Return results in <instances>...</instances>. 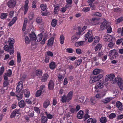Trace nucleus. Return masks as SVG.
I'll list each match as a JSON object with an SVG mask.
<instances>
[{"instance_id":"nucleus-20","label":"nucleus","mask_w":123,"mask_h":123,"mask_svg":"<svg viewBox=\"0 0 123 123\" xmlns=\"http://www.w3.org/2000/svg\"><path fill=\"white\" fill-rule=\"evenodd\" d=\"M103 71V70L100 69H94L93 71V73L94 75L98 74L101 72Z\"/></svg>"},{"instance_id":"nucleus-11","label":"nucleus","mask_w":123,"mask_h":123,"mask_svg":"<svg viewBox=\"0 0 123 123\" xmlns=\"http://www.w3.org/2000/svg\"><path fill=\"white\" fill-rule=\"evenodd\" d=\"M97 100V99L95 97H93L91 98L90 99L91 104L92 105H95L96 103Z\"/></svg>"},{"instance_id":"nucleus-50","label":"nucleus","mask_w":123,"mask_h":123,"mask_svg":"<svg viewBox=\"0 0 123 123\" xmlns=\"http://www.w3.org/2000/svg\"><path fill=\"white\" fill-rule=\"evenodd\" d=\"M25 42L26 44H29L30 43V39L28 37L26 36L25 38Z\"/></svg>"},{"instance_id":"nucleus-44","label":"nucleus","mask_w":123,"mask_h":123,"mask_svg":"<svg viewBox=\"0 0 123 123\" xmlns=\"http://www.w3.org/2000/svg\"><path fill=\"white\" fill-rule=\"evenodd\" d=\"M123 20V17H121L116 20L115 21L116 23L118 24L121 22Z\"/></svg>"},{"instance_id":"nucleus-10","label":"nucleus","mask_w":123,"mask_h":123,"mask_svg":"<svg viewBox=\"0 0 123 123\" xmlns=\"http://www.w3.org/2000/svg\"><path fill=\"white\" fill-rule=\"evenodd\" d=\"M116 106L119 110H121L123 109V105L122 103L119 101H117L116 103Z\"/></svg>"},{"instance_id":"nucleus-43","label":"nucleus","mask_w":123,"mask_h":123,"mask_svg":"<svg viewBox=\"0 0 123 123\" xmlns=\"http://www.w3.org/2000/svg\"><path fill=\"white\" fill-rule=\"evenodd\" d=\"M53 42V38H51L48 41V45H52Z\"/></svg>"},{"instance_id":"nucleus-19","label":"nucleus","mask_w":123,"mask_h":123,"mask_svg":"<svg viewBox=\"0 0 123 123\" xmlns=\"http://www.w3.org/2000/svg\"><path fill=\"white\" fill-rule=\"evenodd\" d=\"M54 87V84L53 81L50 80L49 83L48 88L49 89L52 90L53 89Z\"/></svg>"},{"instance_id":"nucleus-12","label":"nucleus","mask_w":123,"mask_h":123,"mask_svg":"<svg viewBox=\"0 0 123 123\" xmlns=\"http://www.w3.org/2000/svg\"><path fill=\"white\" fill-rule=\"evenodd\" d=\"M92 33V31L91 30H89L88 31L87 33L86 34L84 37V38L85 40H86L89 38V37L91 36Z\"/></svg>"},{"instance_id":"nucleus-35","label":"nucleus","mask_w":123,"mask_h":123,"mask_svg":"<svg viewBox=\"0 0 123 123\" xmlns=\"http://www.w3.org/2000/svg\"><path fill=\"white\" fill-rule=\"evenodd\" d=\"M96 86L99 88H102L104 87L103 83L101 82H99L96 84Z\"/></svg>"},{"instance_id":"nucleus-40","label":"nucleus","mask_w":123,"mask_h":123,"mask_svg":"<svg viewBox=\"0 0 123 123\" xmlns=\"http://www.w3.org/2000/svg\"><path fill=\"white\" fill-rule=\"evenodd\" d=\"M100 121L102 123H106L107 122V119L105 117H102L100 118Z\"/></svg>"},{"instance_id":"nucleus-53","label":"nucleus","mask_w":123,"mask_h":123,"mask_svg":"<svg viewBox=\"0 0 123 123\" xmlns=\"http://www.w3.org/2000/svg\"><path fill=\"white\" fill-rule=\"evenodd\" d=\"M4 71V68L3 66L1 67L0 68V76L3 74Z\"/></svg>"},{"instance_id":"nucleus-63","label":"nucleus","mask_w":123,"mask_h":123,"mask_svg":"<svg viewBox=\"0 0 123 123\" xmlns=\"http://www.w3.org/2000/svg\"><path fill=\"white\" fill-rule=\"evenodd\" d=\"M76 52L77 54H80L82 53L81 49L79 48L76 49Z\"/></svg>"},{"instance_id":"nucleus-46","label":"nucleus","mask_w":123,"mask_h":123,"mask_svg":"<svg viewBox=\"0 0 123 123\" xmlns=\"http://www.w3.org/2000/svg\"><path fill=\"white\" fill-rule=\"evenodd\" d=\"M17 61L18 63L20 62L21 61V56L20 53L18 52L17 53Z\"/></svg>"},{"instance_id":"nucleus-17","label":"nucleus","mask_w":123,"mask_h":123,"mask_svg":"<svg viewBox=\"0 0 123 123\" xmlns=\"http://www.w3.org/2000/svg\"><path fill=\"white\" fill-rule=\"evenodd\" d=\"M24 92L25 97L28 98L29 97L30 92L28 89H25L24 90Z\"/></svg>"},{"instance_id":"nucleus-24","label":"nucleus","mask_w":123,"mask_h":123,"mask_svg":"<svg viewBox=\"0 0 123 123\" xmlns=\"http://www.w3.org/2000/svg\"><path fill=\"white\" fill-rule=\"evenodd\" d=\"M12 74V71L10 69H9L7 73H5L4 75V77H6L7 78L8 76H10Z\"/></svg>"},{"instance_id":"nucleus-34","label":"nucleus","mask_w":123,"mask_h":123,"mask_svg":"<svg viewBox=\"0 0 123 123\" xmlns=\"http://www.w3.org/2000/svg\"><path fill=\"white\" fill-rule=\"evenodd\" d=\"M45 113L46 115L47 118L49 119H52L53 117V115H52L49 113L48 112L46 111L45 112Z\"/></svg>"},{"instance_id":"nucleus-37","label":"nucleus","mask_w":123,"mask_h":123,"mask_svg":"<svg viewBox=\"0 0 123 123\" xmlns=\"http://www.w3.org/2000/svg\"><path fill=\"white\" fill-rule=\"evenodd\" d=\"M96 122V119L91 118L88 119L87 121V123H95Z\"/></svg>"},{"instance_id":"nucleus-64","label":"nucleus","mask_w":123,"mask_h":123,"mask_svg":"<svg viewBox=\"0 0 123 123\" xmlns=\"http://www.w3.org/2000/svg\"><path fill=\"white\" fill-rule=\"evenodd\" d=\"M123 38H120L117 40L116 42V44H119L121 43L123 41Z\"/></svg>"},{"instance_id":"nucleus-51","label":"nucleus","mask_w":123,"mask_h":123,"mask_svg":"<svg viewBox=\"0 0 123 123\" xmlns=\"http://www.w3.org/2000/svg\"><path fill=\"white\" fill-rule=\"evenodd\" d=\"M117 32L118 33H121V35H122L123 34V27L122 29L120 28L118 29Z\"/></svg>"},{"instance_id":"nucleus-21","label":"nucleus","mask_w":123,"mask_h":123,"mask_svg":"<svg viewBox=\"0 0 123 123\" xmlns=\"http://www.w3.org/2000/svg\"><path fill=\"white\" fill-rule=\"evenodd\" d=\"M25 103L23 100H22L18 103L19 107L21 108H24L25 105Z\"/></svg>"},{"instance_id":"nucleus-7","label":"nucleus","mask_w":123,"mask_h":123,"mask_svg":"<svg viewBox=\"0 0 123 123\" xmlns=\"http://www.w3.org/2000/svg\"><path fill=\"white\" fill-rule=\"evenodd\" d=\"M109 25V24L105 20L101 24L100 26L101 29L102 30L106 29Z\"/></svg>"},{"instance_id":"nucleus-56","label":"nucleus","mask_w":123,"mask_h":123,"mask_svg":"<svg viewBox=\"0 0 123 123\" xmlns=\"http://www.w3.org/2000/svg\"><path fill=\"white\" fill-rule=\"evenodd\" d=\"M96 76L98 80H99L101 79L103 77V75L102 74H100L97 76Z\"/></svg>"},{"instance_id":"nucleus-16","label":"nucleus","mask_w":123,"mask_h":123,"mask_svg":"<svg viewBox=\"0 0 123 123\" xmlns=\"http://www.w3.org/2000/svg\"><path fill=\"white\" fill-rule=\"evenodd\" d=\"M49 77V75L48 74H43L41 79V80L43 82L46 81Z\"/></svg>"},{"instance_id":"nucleus-23","label":"nucleus","mask_w":123,"mask_h":123,"mask_svg":"<svg viewBox=\"0 0 123 123\" xmlns=\"http://www.w3.org/2000/svg\"><path fill=\"white\" fill-rule=\"evenodd\" d=\"M73 92L72 91H70L67 95V97L69 101L72 99L73 96Z\"/></svg>"},{"instance_id":"nucleus-9","label":"nucleus","mask_w":123,"mask_h":123,"mask_svg":"<svg viewBox=\"0 0 123 123\" xmlns=\"http://www.w3.org/2000/svg\"><path fill=\"white\" fill-rule=\"evenodd\" d=\"M112 37L110 35L107 34L105 35L104 37V40L105 41L108 42L111 40Z\"/></svg>"},{"instance_id":"nucleus-42","label":"nucleus","mask_w":123,"mask_h":123,"mask_svg":"<svg viewBox=\"0 0 123 123\" xmlns=\"http://www.w3.org/2000/svg\"><path fill=\"white\" fill-rule=\"evenodd\" d=\"M34 13L32 12H30L28 14V17L30 20L32 19L33 18Z\"/></svg>"},{"instance_id":"nucleus-6","label":"nucleus","mask_w":123,"mask_h":123,"mask_svg":"<svg viewBox=\"0 0 123 123\" xmlns=\"http://www.w3.org/2000/svg\"><path fill=\"white\" fill-rule=\"evenodd\" d=\"M29 3V1L28 0H26L25 1V5L23 7V10L24 11V14H25L27 12L28 10L29 7L28 6V4Z\"/></svg>"},{"instance_id":"nucleus-54","label":"nucleus","mask_w":123,"mask_h":123,"mask_svg":"<svg viewBox=\"0 0 123 123\" xmlns=\"http://www.w3.org/2000/svg\"><path fill=\"white\" fill-rule=\"evenodd\" d=\"M40 7L41 10L43 11L45 10L46 8V5L42 4L41 5Z\"/></svg>"},{"instance_id":"nucleus-47","label":"nucleus","mask_w":123,"mask_h":123,"mask_svg":"<svg viewBox=\"0 0 123 123\" xmlns=\"http://www.w3.org/2000/svg\"><path fill=\"white\" fill-rule=\"evenodd\" d=\"M82 61V59L81 58L79 59L78 60L75 62V64H77L76 66H79L81 63Z\"/></svg>"},{"instance_id":"nucleus-62","label":"nucleus","mask_w":123,"mask_h":123,"mask_svg":"<svg viewBox=\"0 0 123 123\" xmlns=\"http://www.w3.org/2000/svg\"><path fill=\"white\" fill-rule=\"evenodd\" d=\"M114 44L113 43L110 42L108 44V46L109 48H112L114 46Z\"/></svg>"},{"instance_id":"nucleus-5","label":"nucleus","mask_w":123,"mask_h":123,"mask_svg":"<svg viewBox=\"0 0 123 123\" xmlns=\"http://www.w3.org/2000/svg\"><path fill=\"white\" fill-rule=\"evenodd\" d=\"M23 87L22 82L20 81L18 82L16 88V92L18 93L22 89Z\"/></svg>"},{"instance_id":"nucleus-33","label":"nucleus","mask_w":123,"mask_h":123,"mask_svg":"<svg viewBox=\"0 0 123 123\" xmlns=\"http://www.w3.org/2000/svg\"><path fill=\"white\" fill-rule=\"evenodd\" d=\"M49 67L52 69H55V62H52L50 63L49 65Z\"/></svg>"},{"instance_id":"nucleus-2","label":"nucleus","mask_w":123,"mask_h":123,"mask_svg":"<svg viewBox=\"0 0 123 123\" xmlns=\"http://www.w3.org/2000/svg\"><path fill=\"white\" fill-rule=\"evenodd\" d=\"M115 76L114 75L112 74H108L106 75L105 76V80L106 81H107L108 80H112L114 79V83H116V78H115Z\"/></svg>"},{"instance_id":"nucleus-29","label":"nucleus","mask_w":123,"mask_h":123,"mask_svg":"<svg viewBox=\"0 0 123 123\" xmlns=\"http://www.w3.org/2000/svg\"><path fill=\"white\" fill-rule=\"evenodd\" d=\"M61 101L63 103L65 102H69L67 96L65 95H63L62 97Z\"/></svg>"},{"instance_id":"nucleus-49","label":"nucleus","mask_w":123,"mask_h":123,"mask_svg":"<svg viewBox=\"0 0 123 123\" xmlns=\"http://www.w3.org/2000/svg\"><path fill=\"white\" fill-rule=\"evenodd\" d=\"M104 96V95H103L102 93H101L100 94H97L95 96L96 98H99L103 97Z\"/></svg>"},{"instance_id":"nucleus-26","label":"nucleus","mask_w":123,"mask_h":123,"mask_svg":"<svg viewBox=\"0 0 123 123\" xmlns=\"http://www.w3.org/2000/svg\"><path fill=\"white\" fill-rule=\"evenodd\" d=\"M83 112L82 111H80L78 113L77 115V117L78 118L81 119L83 117Z\"/></svg>"},{"instance_id":"nucleus-55","label":"nucleus","mask_w":123,"mask_h":123,"mask_svg":"<svg viewBox=\"0 0 123 123\" xmlns=\"http://www.w3.org/2000/svg\"><path fill=\"white\" fill-rule=\"evenodd\" d=\"M59 6H56L55 8L54 12L55 14H58V12L59 11Z\"/></svg>"},{"instance_id":"nucleus-3","label":"nucleus","mask_w":123,"mask_h":123,"mask_svg":"<svg viewBox=\"0 0 123 123\" xmlns=\"http://www.w3.org/2000/svg\"><path fill=\"white\" fill-rule=\"evenodd\" d=\"M16 3V0H10L7 3V6L10 8H12L15 6Z\"/></svg>"},{"instance_id":"nucleus-32","label":"nucleus","mask_w":123,"mask_h":123,"mask_svg":"<svg viewBox=\"0 0 123 123\" xmlns=\"http://www.w3.org/2000/svg\"><path fill=\"white\" fill-rule=\"evenodd\" d=\"M36 74L37 76H40L42 75L43 72L41 70H37L36 71Z\"/></svg>"},{"instance_id":"nucleus-1","label":"nucleus","mask_w":123,"mask_h":123,"mask_svg":"<svg viewBox=\"0 0 123 123\" xmlns=\"http://www.w3.org/2000/svg\"><path fill=\"white\" fill-rule=\"evenodd\" d=\"M109 55L111 59H113L114 58L117 57L118 56V54L116 50L114 49L111 50L110 51Z\"/></svg>"},{"instance_id":"nucleus-57","label":"nucleus","mask_w":123,"mask_h":123,"mask_svg":"<svg viewBox=\"0 0 123 123\" xmlns=\"http://www.w3.org/2000/svg\"><path fill=\"white\" fill-rule=\"evenodd\" d=\"M36 21L38 23H41L42 22V19L41 18L38 17L36 18Z\"/></svg>"},{"instance_id":"nucleus-48","label":"nucleus","mask_w":123,"mask_h":123,"mask_svg":"<svg viewBox=\"0 0 123 123\" xmlns=\"http://www.w3.org/2000/svg\"><path fill=\"white\" fill-rule=\"evenodd\" d=\"M116 116L115 114L112 113L110 114L109 116V118L110 119H112L115 118Z\"/></svg>"},{"instance_id":"nucleus-58","label":"nucleus","mask_w":123,"mask_h":123,"mask_svg":"<svg viewBox=\"0 0 123 123\" xmlns=\"http://www.w3.org/2000/svg\"><path fill=\"white\" fill-rule=\"evenodd\" d=\"M57 77L58 78L59 80H61L64 77V75H63L62 76L60 74H58L57 75Z\"/></svg>"},{"instance_id":"nucleus-25","label":"nucleus","mask_w":123,"mask_h":123,"mask_svg":"<svg viewBox=\"0 0 123 123\" xmlns=\"http://www.w3.org/2000/svg\"><path fill=\"white\" fill-rule=\"evenodd\" d=\"M48 120L47 118L45 116L43 115L42 116L41 119V121L42 123H47Z\"/></svg>"},{"instance_id":"nucleus-28","label":"nucleus","mask_w":123,"mask_h":123,"mask_svg":"<svg viewBox=\"0 0 123 123\" xmlns=\"http://www.w3.org/2000/svg\"><path fill=\"white\" fill-rule=\"evenodd\" d=\"M4 81L3 83L4 86V87H6L9 84L8 78L6 77H4Z\"/></svg>"},{"instance_id":"nucleus-59","label":"nucleus","mask_w":123,"mask_h":123,"mask_svg":"<svg viewBox=\"0 0 123 123\" xmlns=\"http://www.w3.org/2000/svg\"><path fill=\"white\" fill-rule=\"evenodd\" d=\"M94 40L95 42H96V43H98V42L99 41V38L98 36H95V37Z\"/></svg>"},{"instance_id":"nucleus-4","label":"nucleus","mask_w":123,"mask_h":123,"mask_svg":"<svg viewBox=\"0 0 123 123\" xmlns=\"http://www.w3.org/2000/svg\"><path fill=\"white\" fill-rule=\"evenodd\" d=\"M117 84L120 88L121 90L123 89V80L120 77H117Z\"/></svg>"},{"instance_id":"nucleus-52","label":"nucleus","mask_w":123,"mask_h":123,"mask_svg":"<svg viewBox=\"0 0 123 123\" xmlns=\"http://www.w3.org/2000/svg\"><path fill=\"white\" fill-rule=\"evenodd\" d=\"M42 92L41 91L39 90L37 91L36 94V97H38L40 96Z\"/></svg>"},{"instance_id":"nucleus-15","label":"nucleus","mask_w":123,"mask_h":123,"mask_svg":"<svg viewBox=\"0 0 123 123\" xmlns=\"http://www.w3.org/2000/svg\"><path fill=\"white\" fill-rule=\"evenodd\" d=\"M8 42L9 46L13 48V44L14 43V39L12 38H10L9 39Z\"/></svg>"},{"instance_id":"nucleus-27","label":"nucleus","mask_w":123,"mask_h":123,"mask_svg":"<svg viewBox=\"0 0 123 123\" xmlns=\"http://www.w3.org/2000/svg\"><path fill=\"white\" fill-rule=\"evenodd\" d=\"M84 42L83 41L76 42L75 43V45L76 47H79L80 46H82L84 44Z\"/></svg>"},{"instance_id":"nucleus-8","label":"nucleus","mask_w":123,"mask_h":123,"mask_svg":"<svg viewBox=\"0 0 123 123\" xmlns=\"http://www.w3.org/2000/svg\"><path fill=\"white\" fill-rule=\"evenodd\" d=\"M29 37L31 41H35L36 40L37 37L35 34L33 32L30 34Z\"/></svg>"},{"instance_id":"nucleus-45","label":"nucleus","mask_w":123,"mask_h":123,"mask_svg":"<svg viewBox=\"0 0 123 123\" xmlns=\"http://www.w3.org/2000/svg\"><path fill=\"white\" fill-rule=\"evenodd\" d=\"M57 24V20L55 19H53L52 21L51 22L52 25L54 27H55Z\"/></svg>"},{"instance_id":"nucleus-14","label":"nucleus","mask_w":123,"mask_h":123,"mask_svg":"<svg viewBox=\"0 0 123 123\" xmlns=\"http://www.w3.org/2000/svg\"><path fill=\"white\" fill-rule=\"evenodd\" d=\"M50 103L48 99H47L44 101L43 103V107L45 108H47L48 106L49 105Z\"/></svg>"},{"instance_id":"nucleus-39","label":"nucleus","mask_w":123,"mask_h":123,"mask_svg":"<svg viewBox=\"0 0 123 123\" xmlns=\"http://www.w3.org/2000/svg\"><path fill=\"white\" fill-rule=\"evenodd\" d=\"M4 48L5 50L7 51H10V49H12L13 48L10 46L9 47H8V45H6L4 46Z\"/></svg>"},{"instance_id":"nucleus-60","label":"nucleus","mask_w":123,"mask_h":123,"mask_svg":"<svg viewBox=\"0 0 123 123\" xmlns=\"http://www.w3.org/2000/svg\"><path fill=\"white\" fill-rule=\"evenodd\" d=\"M90 10V8L88 7H86L83 8L82 9V11L85 12H87L89 11Z\"/></svg>"},{"instance_id":"nucleus-36","label":"nucleus","mask_w":123,"mask_h":123,"mask_svg":"<svg viewBox=\"0 0 123 123\" xmlns=\"http://www.w3.org/2000/svg\"><path fill=\"white\" fill-rule=\"evenodd\" d=\"M43 35L42 34H39L37 37L36 39L37 41L40 42L42 39Z\"/></svg>"},{"instance_id":"nucleus-30","label":"nucleus","mask_w":123,"mask_h":123,"mask_svg":"<svg viewBox=\"0 0 123 123\" xmlns=\"http://www.w3.org/2000/svg\"><path fill=\"white\" fill-rule=\"evenodd\" d=\"M27 22V19L26 18H25V19L24 22L23 26V28L22 30L23 31H25L26 26V24Z\"/></svg>"},{"instance_id":"nucleus-31","label":"nucleus","mask_w":123,"mask_h":123,"mask_svg":"<svg viewBox=\"0 0 123 123\" xmlns=\"http://www.w3.org/2000/svg\"><path fill=\"white\" fill-rule=\"evenodd\" d=\"M64 39L65 37L63 35H62L60 36L59 40L60 43L61 44L64 43Z\"/></svg>"},{"instance_id":"nucleus-22","label":"nucleus","mask_w":123,"mask_h":123,"mask_svg":"<svg viewBox=\"0 0 123 123\" xmlns=\"http://www.w3.org/2000/svg\"><path fill=\"white\" fill-rule=\"evenodd\" d=\"M98 81L96 76L92 77L90 79L89 81V82L91 84Z\"/></svg>"},{"instance_id":"nucleus-61","label":"nucleus","mask_w":123,"mask_h":123,"mask_svg":"<svg viewBox=\"0 0 123 123\" xmlns=\"http://www.w3.org/2000/svg\"><path fill=\"white\" fill-rule=\"evenodd\" d=\"M66 51L68 52L71 53L73 52L74 50H73L72 49L70 48L67 49H66Z\"/></svg>"},{"instance_id":"nucleus-13","label":"nucleus","mask_w":123,"mask_h":123,"mask_svg":"<svg viewBox=\"0 0 123 123\" xmlns=\"http://www.w3.org/2000/svg\"><path fill=\"white\" fill-rule=\"evenodd\" d=\"M79 38V37H78L76 34L73 36L71 37V42L73 43H74L77 41Z\"/></svg>"},{"instance_id":"nucleus-38","label":"nucleus","mask_w":123,"mask_h":123,"mask_svg":"<svg viewBox=\"0 0 123 123\" xmlns=\"http://www.w3.org/2000/svg\"><path fill=\"white\" fill-rule=\"evenodd\" d=\"M102 47V45L100 44H98L95 48V51H97L98 49H100Z\"/></svg>"},{"instance_id":"nucleus-18","label":"nucleus","mask_w":123,"mask_h":123,"mask_svg":"<svg viewBox=\"0 0 123 123\" xmlns=\"http://www.w3.org/2000/svg\"><path fill=\"white\" fill-rule=\"evenodd\" d=\"M113 98H107L104 99L102 100V102L105 104H106L110 102L111 100H112Z\"/></svg>"},{"instance_id":"nucleus-41","label":"nucleus","mask_w":123,"mask_h":123,"mask_svg":"<svg viewBox=\"0 0 123 123\" xmlns=\"http://www.w3.org/2000/svg\"><path fill=\"white\" fill-rule=\"evenodd\" d=\"M8 15L7 13H2L1 14L0 18L2 19H4Z\"/></svg>"}]
</instances>
